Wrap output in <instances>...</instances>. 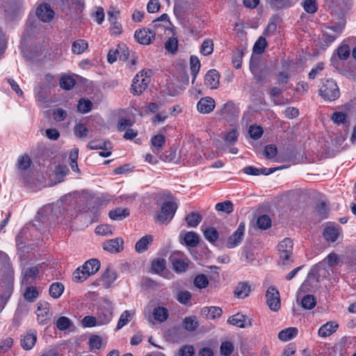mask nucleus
Wrapping results in <instances>:
<instances>
[{"mask_svg": "<svg viewBox=\"0 0 356 356\" xmlns=\"http://www.w3.org/2000/svg\"><path fill=\"white\" fill-rule=\"evenodd\" d=\"M320 95L326 101H334L340 96L339 89L337 83L332 79L322 81Z\"/></svg>", "mask_w": 356, "mask_h": 356, "instance_id": "obj_1", "label": "nucleus"}, {"mask_svg": "<svg viewBox=\"0 0 356 356\" xmlns=\"http://www.w3.org/2000/svg\"><path fill=\"white\" fill-rule=\"evenodd\" d=\"M150 70H141L133 79L131 91L134 95L141 94L147 87L150 81Z\"/></svg>", "mask_w": 356, "mask_h": 356, "instance_id": "obj_2", "label": "nucleus"}, {"mask_svg": "<svg viewBox=\"0 0 356 356\" xmlns=\"http://www.w3.org/2000/svg\"><path fill=\"white\" fill-rule=\"evenodd\" d=\"M178 208L175 201L165 202L161 207V211L156 216V220L161 224H168L173 218Z\"/></svg>", "mask_w": 356, "mask_h": 356, "instance_id": "obj_3", "label": "nucleus"}, {"mask_svg": "<svg viewBox=\"0 0 356 356\" xmlns=\"http://www.w3.org/2000/svg\"><path fill=\"white\" fill-rule=\"evenodd\" d=\"M245 234V224L241 222L236 231L227 238L225 246L228 249H233L238 246L243 240Z\"/></svg>", "mask_w": 356, "mask_h": 356, "instance_id": "obj_4", "label": "nucleus"}, {"mask_svg": "<svg viewBox=\"0 0 356 356\" xmlns=\"http://www.w3.org/2000/svg\"><path fill=\"white\" fill-rule=\"evenodd\" d=\"M266 297L269 308L273 312L278 311L280 308V296L278 290L273 286L268 287Z\"/></svg>", "mask_w": 356, "mask_h": 356, "instance_id": "obj_5", "label": "nucleus"}, {"mask_svg": "<svg viewBox=\"0 0 356 356\" xmlns=\"http://www.w3.org/2000/svg\"><path fill=\"white\" fill-rule=\"evenodd\" d=\"M37 309L35 314L37 319L40 324H46L51 318L50 305L48 302L40 301L36 305Z\"/></svg>", "mask_w": 356, "mask_h": 356, "instance_id": "obj_6", "label": "nucleus"}, {"mask_svg": "<svg viewBox=\"0 0 356 356\" xmlns=\"http://www.w3.org/2000/svg\"><path fill=\"white\" fill-rule=\"evenodd\" d=\"M42 270V266L24 268L22 270V282L23 284H29L34 281Z\"/></svg>", "mask_w": 356, "mask_h": 356, "instance_id": "obj_7", "label": "nucleus"}, {"mask_svg": "<svg viewBox=\"0 0 356 356\" xmlns=\"http://www.w3.org/2000/svg\"><path fill=\"white\" fill-rule=\"evenodd\" d=\"M227 323L240 328L252 326V319L241 313L229 316L227 319Z\"/></svg>", "mask_w": 356, "mask_h": 356, "instance_id": "obj_8", "label": "nucleus"}, {"mask_svg": "<svg viewBox=\"0 0 356 356\" xmlns=\"http://www.w3.org/2000/svg\"><path fill=\"white\" fill-rule=\"evenodd\" d=\"M293 250V241L289 238L283 239L278 245L280 257L283 261L289 259Z\"/></svg>", "mask_w": 356, "mask_h": 356, "instance_id": "obj_9", "label": "nucleus"}, {"mask_svg": "<svg viewBox=\"0 0 356 356\" xmlns=\"http://www.w3.org/2000/svg\"><path fill=\"white\" fill-rule=\"evenodd\" d=\"M344 29V24H340L336 26L327 27L323 33V40L330 44L340 35Z\"/></svg>", "mask_w": 356, "mask_h": 356, "instance_id": "obj_10", "label": "nucleus"}, {"mask_svg": "<svg viewBox=\"0 0 356 356\" xmlns=\"http://www.w3.org/2000/svg\"><path fill=\"white\" fill-rule=\"evenodd\" d=\"M155 35V31H152L150 29H143L136 31L134 37L140 44H149L154 38Z\"/></svg>", "mask_w": 356, "mask_h": 356, "instance_id": "obj_11", "label": "nucleus"}, {"mask_svg": "<svg viewBox=\"0 0 356 356\" xmlns=\"http://www.w3.org/2000/svg\"><path fill=\"white\" fill-rule=\"evenodd\" d=\"M215 101L212 97H206L201 98L197 104V111L202 114L212 112L215 108Z\"/></svg>", "mask_w": 356, "mask_h": 356, "instance_id": "obj_12", "label": "nucleus"}, {"mask_svg": "<svg viewBox=\"0 0 356 356\" xmlns=\"http://www.w3.org/2000/svg\"><path fill=\"white\" fill-rule=\"evenodd\" d=\"M36 15L41 21L49 22L54 18V12L49 5L45 3L37 8Z\"/></svg>", "mask_w": 356, "mask_h": 356, "instance_id": "obj_13", "label": "nucleus"}, {"mask_svg": "<svg viewBox=\"0 0 356 356\" xmlns=\"http://www.w3.org/2000/svg\"><path fill=\"white\" fill-rule=\"evenodd\" d=\"M103 248L111 253L120 252L123 250V240L119 238L108 240L104 243Z\"/></svg>", "mask_w": 356, "mask_h": 356, "instance_id": "obj_14", "label": "nucleus"}, {"mask_svg": "<svg viewBox=\"0 0 356 356\" xmlns=\"http://www.w3.org/2000/svg\"><path fill=\"white\" fill-rule=\"evenodd\" d=\"M220 75L217 70H210L204 76V83L210 89H216L219 86Z\"/></svg>", "mask_w": 356, "mask_h": 356, "instance_id": "obj_15", "label": "nucleus"}, {"mask_svg": "<svg viewBox=\"0 0 356 356\" xmlns=\"http://www.w3.org/2000/svg\"><path fill=\"white\" fill-rule=\"evenodd\" d=\"M100 267V262L97 259H89L86 261L81 267L82 270L85 272V276L83 278H88L91 275L98 271Z\"/></svg>", "mask_w": 356, "mask_h": 356, "instance_id": "obj_16", "label": "nucleus"}, {"mask_svg": "<svg viewBox=\"0 0 356 356\" xmlns=\"http://www.w3.org/2000/svg\"><path fill=\"white\" fill-rule=\"evenodd\" d=\"M97 317L99 325H104L109 323L113 318L112 308H101Z\"/></svg>", "mask_w": 356, "mask_h": 356, "instance_id": "obj_17", "label": "nucleus"}, {"mask_svg": "<svg viewBox=\"0 0 356 356\" xmlns=\"http://www.w3.org/2000/svg\"><path fill=\"white\" fill-rule=\"evenodd\" d=\"M276 168H257L254 166H247L243 169L244 173L250 175H259L261 174L268 175L275 172Z\"/></svg>", "mask_w": 356, "mask_h": 356, "instance_id": "obj_18", "label": "nucleus"}, {"mask_svg": "<svg viewBox=\"0 0 356 356\" xmlns=\"http://www.w3.org/2000/svg\"><path fill=\"white\" fill-rule=\"evenodd\" d=\"M37 341L36 335L33 332H27L21 339V346L26 350H31Z\"/></svg>", "mask_w": 356, "mask_h": 356, "instance_id": "obj_19", "label": "nucleus"}, {"mask_svg": "<svg viewBox=\"0 0 356 356\" xmlns=\"http://www.w3.org/2000/svg\"><path fill=\"white\" fill-rule=\"evenodd\" d=\"M337 327L338 324L337 323L334 321L327 322L319 328L318 335L321 337H329L336 331Z\"/></svg>", "mask_w": 356, "mask_h": 356, "instance_id": "obj_20", "label": "nucleus"}, {"mask_svg": "<svg viewBox=\"0 0 356 356\" xmlns=\"http://www.w3.org/2000/svg\"><path fill=\"white\" fill-rule=\"evenodd\" d=\"M130 214L129 210L127 208H116L111 210L108 213L109 218L113 220H122Z\"/></svg>", "mask_w": 356, "mask_h": 356, "instance_id": "obj_21", "label": "nucleus"}, {"mask_svg": "<svg viewBox=\"0 0 356 356\" xmlns=\"http://www.w3.org/2000/svg\"><path fill=\"white\" fill-rule=\"evenodd\" d=\"M117 278L116 273L111 269H106L102 276L100 282L105 288H109Z\"/></svg>", "mask_w": 356, "mask_h": 356, "instance_id": "obj_22", "label": "nucleus"}, {"mask_svg": "<svg viewBox=\"0 0 356 356\" xmlns=\"http://www.w3.org/2000/svg\"><path fill=\"white\" fill-rule=\"evenodd\" d=\"M298 330L296 327H291L281 330L278 334V339L282 341H288L296 337Z\"/></svg>", "mask_w": 356, "mask_h": 356, "instance_id": "obj_23", "label": "nucleus"}, {"mask_svg": "<svg viewBox=\"0 0 356 356\" xmlns=\"http://www.w3.org/2000/svg\"><path fill=\"white\" fill-rule=\"evenodd\" d=\"M165 143V138L163 135L158 134L153 136L151 139L152 152L156 154H159Z\"/></svg>", "mask_w": 356, "mask_h": 356, "instance_id": "obj_24", "label": "nucleus"}, {"mask_svg": "<svg viewBox=\"0 0 356 356\" xmlns=\"http://www.w3.org/2000/svg\"><path fill=\"white\" fill-rule=\"evenodd\" d=\"M152 315L156 321L163 323L168 319L169 312L165 307L159 306L154 309Z\"/></svg>", "mask_w": 356, "mask_h": 356, "instance_id": "obj_25", "label": "nucleus"}, {"mask_svg": "<svg viewBox=\"0 0 356 356\" xmlns=\"http://www.w3.org/2000/svg\"><path fill=\"white\" fill-rule=\"evenodd\" d=\"M251 291L250 284L246 282H240L236 286L234 293L238 298H246Z\"/></svg>", "mask_w": 356, "mask_h": 356, "instance_id": "obj_26", "label": "nucleus"}, {"mask_svg": "<svg viewBox=\"0 0 356 356\" xmlns=\"http://www.w3.org/2000/svg\"><path fill=\"white\" fill-rule=\"evenodd\" d=\"M340 234V229L335 227H327L323 232V236L327 241L335 242Z\"/></svg>", "mask_w": 356, "mask_h": 356, "instance_id": "obj_27", "label": "nucleus"}, {"mask_svg": "<svg viewBox=\"0 0 356 356\" xmlns=\"http://www.w3.org/2000/svg\"><path fill=\"white\" fill-rule=\"evenodd\" d=\"M152 242V237L150 235H146L142 237L135 245L136 251L138 253H142L146 251L148 245Z\"/></svg>", "mask_w": 356, "mask_h": 356, "instance_id": "obj_28", "label": "nucleus"}, {"mask_svg": "<svg viewBox=\"0 0 356 356\" xmlns=\"http://www.w3.org/2000/svg\"><path fill=\"white\" fill-rule=\"evenodd\" d=\"M134 312L132 311L125 310L120 316L116 330H119L129 323L133 318Z\"/></svg>", "mask_w": 356, "mask_h": 356, "instance_id": "obj_29", "label": "nucleus"}, {"mask_svg": "<svg viewBox=\"0 0 356 356\" xmlns=\"http://www.w3.org/2000/svg\"><path fill=\"white\" fill-rule=\"evenodd\" d=\"M88 148L90 149H105L108 150L111 149V143L107 141H102L99 140H95L90 141L88 145Z\"/></svg>", "mask_w": 356, "mask_h": 356, "instance_id": "obj_30", "label": "nucleus"}, {"mask_svg": "<svg viewBox=\"0 0 356 356\" xmlns=\"http://www.w3.org/2000/svg\"><path fill=\"white\" fill-rule=\"evenodd\" d=\"M203 234L205 238L211 243H214L218 240V232L214 227H207L203 230Z\"/></svg>", "mask_w": 356, "mask_h": 356, "instance_id": "obj_31", "label": "nucleus"}, {"mask_svg": "<svg viewBox=\"0 0 356 356\" xmlns=\"http://www.w3.org/2000/svg\"><path fill=\"white\" fill-rule=\"evenodd\" d=\"M88 46V42L85 40H77L72 43V51L75 54H81Z\"/></svg>", "mask_w": 356, "mask_h": 356, "instance_id": "obj_32", "label": "nucleus"}, {"mask_svg": "<svg viewBox=\"0 0 356 356\" xmlns=\"http://www.w3.org/2000/svg\"><path fill=\"white\" fill-rule=\"evenodd\" d=\"M64 291V286L59 282H54L49 287V295L54 298H58Z\"/></svg>", "mask_w": 356, "mask_h": 356, "instance_id": "obj_33", "label": "nucleus"}, {"mask_svg": "<svg viewBox=\"0 0 356 356\" xmlns=\"http://www.w3.org/2000/svg\"><path fill=\"white\" fill-rule=\"evenodd\" d=\"M184 240L188 246L195 247L199 243V236L195 232H188L185 234Z\"/></svg>", "mask_w": 356, "mask_h": 356, "instance_id": "obj_34", "label": "nucleus"}, {"mask_svg": "<svg viewBox=\"0 0 356 356\" xmlns=\"http://www.w3.org/2000/svg\"><path fill=\"white\" fill-rule=\"evenodd\" d=\"M269 3L274 9H282L291 7L293 5V0H269Z\"/></svg>", "mask_w": 356, "mask_h": 356, "instance_id": "obj_35", "label": "nucleus"}, {"mask_svg": "<svg viewBox=\"0 0 356 356\" xmlns=\"http://www.w3.org/2000/svg\"><path fill=\"white\" fill-rule=\"evenodd\" d=\"M202 220V216L195 212H192L186 217V221L188 227H195Z\"/></svg>", "mask_w": 356, "mask_h": 356, "instance_id": "obj_36", "label": "nucleus"}, {"mask_svg": "<svg viewBox=\"0 0 356 356\" xmlns=\"http://www.w3.org/2000/svg\"><path fill=\"white\" fill-rule=\"evenodd\" d=\"M218 211H222L225 213H230L234 210L233 203L229 200H225L222 202L217 203L215 206Z\"/></svg>", "mask_w": 356, "mask_h": 356, "instance_id": "obj_37", "label": "nucleus"}, {"mask_svg": "<svg viewBox=\"0 0 356 356\" xmlns=\"http://www.w3.org/2000/svg\"><path fill=\"white\" fill-rule=\"evenodd\" d=\"M316 305V300L313 295H306L301 300V306L305 309H312Z\"/></svg>", "mask_w": 356, "mask_h": 356, "instance_id": "obj_38", "label": "nucleus"}, {"mask_svg": "<svg viewBox=\"0 0 356 356\" xmlns=\"http://www.w3.org/2000/svg\"><path fill=\"white\" fill-rule=\"evenodd\" d=\"M190 65L191 73L193 75L192 83H193L200 69V61L197 57L193 56L190 59Z\"/></svg>", "mask_w": 356, "mask_h": 356, "instance_id": "obj_39", "label": "nucleus"}, {"mask_svg": "<svg viewBox=\"0 0 356 356\" xmlns=\"http://www.w3.org/2000/svg\"><path fill=\"white\" fill-rule=\"evenodd\" d=\"M305 11L309 14H314L317 11L318 4L316 0H305L302 3Z\"/></svg>", "mask_w": 356, "mask_h": 356, "instance_id": "obj_40", "label": "nucleus"}, {"mask_svg": "<svg viewBox=\"0 0 356 356\" xmlns=\"http://www.w3.org/2000/svg\"><path fill=\"white\" fill-rule=\"evenodd\" d=\"M339 262V259L338 255L334 252H331L329 254L324 260L319 264V266H323L324 264H327L330 267H333L337 266Z\"/></svg>", "mask_w": 356, "mask_h": 356, "instance_id": "obj_41", "label": "nucleus"}, {"mask_svg": "<svg viewBox=\"0 0 356 356\" xmlns=\"http://www.w3.org/2000/svg\"><path fill=\"white\" fill-rule=\"evenodd\" d=\"M213 51V43L211 40L207 39L202 42L200 47V52L204 56H209Z\"/></svg>", "mask_w": 356, "mask_h": 356, "instance_id": "obj_42", "label": "nucleus"}, {"mask_svg": "<svg viewBox=\"0 0 356 356\" xmlns=\"http://www.w3.org/2000/svg\"><path fill=\"white\" fill-rule=\"evenodd\" d=\"M31 160L27 154L21 156L17 159V167L21 170H27L31 164Z\"/></svg>", "mask_w": 356, "mask_h": 356, "instance_id": "obj_43", "label": "nucleus"}, {"mask_svg": "<svg viewBox=\"0 0 356 356\" xmlns=\"http://www.w3.org/2000/svg\"><path fill=\"white\" fill-rule=\"evenodd\" d=\"M243 55H244V49H238L234 52V54L232 56V63L236 69H238L241 67L242 58H243Z\"/></svg>", "mask_w": 356, "mask_h": 356, "instance_id": "obj_44", "label": "nucleus"}, {"mask_svg": "<svg viewBox=\"0 0 356 356\" xmlns=\"http://www.w3.org/2000/svg\"><path fill=\"white\" fill-rule=\"evenodd\" d=\"M39 296L38 290L33 286L27 287L24 296L29 302H34Z\"/></svg>", "mask_w": 356, "mask_h": 356, "instance_id": "obj_45", "label": "nucleus"}, {"mask_svg": "<svg viewBox=\"0 0 356 356\" xmlns=\"http://www.w3.org/2000/svg\"><path fill=\"white\" fill-rule=\"evenodd\" d=\"M193 282L194 285L198 289H204L209 285L208 278L204 274L197 275Z\"/></svg>", "mask_w": 356, "mask_h": 356, "instance_id": "obj_46", "label": "nucleus"}, {"mask_svg": "<svg viewBox=\"0 0 356 356\" xmlns=\"http://www.w3.org/2000/svg\"><path fill=\"white\" fill-rule=\"evenodd\" d=\"M175 298L179 303L186 305L191 299V293L188 291L181 290L177 293Z\"/></svg>", "mask_w": 356, "mask_h": 356, "instance_id": "obj_47", "label": "nucleus"}, {"mask_svg": "<svg viewBox=\"0 0 356 356\" xmlns=\"http://www.w3.org/2000/svg\"><path fill=\"white\" fill-rule=\"evenodd\" d=\"M207 312V315L209 318L214 319L218 318L222 315V311L220 307H211L209 308H204L202 312L205 314Z\"/></svg>", "mask_w": 356, "mask_h": 356, "instance_id": "obj_48", "label": "nucleus"}, {"mask_svg": "<svg viewBox=\"0 0 356 356\" xmlns=\"http://www.w3.org/2000/svg\"><path fill=\"white\" fill-rule=\"evenodd\" d=\"M92 104L90 100L81 99L77 106L78 111L82 113H88L92 109Z\"/></svg>", "mask_w": 356, "mask_h": 356, "instance_id": "obj_49", "label": "nucleus"}, {"mask_svg": "<svg viewBox=\"0 0 356 356\" xmlns=\"http://www.w3.org/2000/svg\"><path fill=\"white\" fill-rule=\"evenodd\" d=\"M184 327L188 331H194L197 327V321L195 317H186L184 320Z\"/></svg>", "mask_w": 356, "mask_h": 356, "instance_id": "obj_50", "label": "nucleus"}, {"mask_svg": "<svg viewBox=\"0 0 356 356\" xmlns=\"http://www.w3.org/2000/svg\"><path fill=\"white\" fill-rule=\"evenodd\" d=\"M257 225L261 229H267L271 225V220L267 215H262L257 218Z\"/></svg>", "mask_w": 356, "mask_h": 356, "instance_id": "obj_51", "label": "nucleus"}, {"mask_svg": "<svg viewBox=\"0 0 356 356\" xmlns=\"http://www.w3.org/2000/svg\"><path fill=\"white\" fill-rule=\"evenodd\" d=\"M81 323L84 327H92L99 326L97 317L92 316H86L81 320Z\"/></svg>", "mask_w": 356, "mask_h": 356, "instance_id": "obj_52", "label": "nucleus"}, {"mask_svg": "<svg viewBox=\"0 0 356 356\" xmlns=\"http://www.w3.org/2000/svg\"><path fill=\"white\" fill-rule=\"evenodd\" d=\"M350 54V49L348 44H342L337 49V56L340 60H345Z\"/></svg>", "mask_w": 356, "mask_h": 356, "instance_id": "obj_53", "label": "nucleus"}, {"mask_svg": "<svg viewBox=\"0 0 356 356\" xmlns=\"http://www.w3.org/2000/svg\"><path fill=\"white\" fill-rule=\"evenodd\" d=\"M91 17L98 24H101L105 17L104 9L102 7L97 8L96 10L91 13Z\"/></svg>", "mask_w": 356, "mask_h": 356, "instance_id": "obj_54", "label": "nucleus"}, {"mask_svg": "<svg viewBox=\"0 0 356 356\" xmlns=\"http://www.w3.org/2000/svg\"><path fill=\"white\" fill-rule=\"evenodd\" d=\"M266 44L267 42L266 39L264 37H259V39L254 43V45L253 47L254 52L257 54L263 53L266 47Z\"/></svg>", "mask_w": 356, "mask_h": 356, "instance_id": "obj_55", "label": "nucleus"}, {"mask_svg": "<svg viewBox=\"0 0 356 356\" xmlns=\"http://www.w3.org/2000/svg\"><path fill=\"white\" fill-rule=\"evenodd\" d=\"M59 83L62 88L70 90L74 87L75 81L70 76H64L60 79Z\"/></svg>", "mask_w": 356, "mask_h": 356, "instance_id": "obj_56", "label": "nucleus"}, {"mask_svg": "<svg viewBox=\"0 0 356 356\" xmlns=\"http://www.w3.org/2000/svg\"><path fill=\"white\" fill-rule=\"evenodd\" d=\"M72 324L70 318L65 316L60 317L56 321V327L60 330H65L70 327Z\"/></svg>", "mask_w": 356, "mask_h": 356, "instance_id": "obj_57", "label": "nucleus"}, {"mask_svg": "<svg viewBox=\"0 0 356 356\" xmlns=\"http://www.w3.org/2000/svg\"><path fill=\"white\" fill-rule=\"evenodd\" d=\"M165 267V261L164 259H156L152 261V269L156 273H161Z\"/></svg>", "mask_w": 356, "mask_h": 356, "instance_id": "obj_58", "label": "nucleus"}, {"mask_svg": "<svg viewBox=\"0 0 356 356\" xmlns=\"http://www.w3.org/2000/svg\"><path fill=\"white\" fill-rule=\"evenodd\" d=\"M88 133V128L83 124L79 123L74 127V134L78 138L87 136Z\"/></svg>", "mask_w": 356, "mask_h": 356, "instance_id": "obj_59", "label": "nucleus"}, {"mask_svg": "<svg viewBox=\"0 0 356 356\" xmlns=\"http://www.w3.org/2000/svg\"><path fill=\"white\" fill-rule=\"evenodd\" d=\"M118 56L120 60H126L129 57V49L127 47L122 44H119L117 48Z\"/></svg>", "mask_w": 356, "mask_h": 356, "instance_id": "obj_60", "label": "nucleus"}, {"mask_svg": "<svg viewBox=\"0 0 356 356\" xmlns=\"http://www.w3.org/2000/svg\"><path fill=\"white\" fill-rule=\"evenodd\" d=\"M95 233L102 236L111 235L113 233L112 227L108 225H101L96 227Z\"/></svg>", "mask_w": 356, "mask_h": 356, "instance_id": "obj_61", "label": "nucleus"}, {"mask_svg": "<svg viewBox=\"0 0 356 356\" xmlns=\"http://www.w3.org/2000/svg\"><path fill=\"white\" fill-rule=\"evenodd\" d=\"M234 350V346L229 341H225L221 343L220 353L225 356H229Z\"/></svg>", "mask_w": 356, "mask_h": 356, "instance_id": "obj_62", "label": "nucleus"}, {"mask_svg": "<svg viewBox=\"0 0 356 356\" xmlns=\"http://www.w3.org/2000/svg\"><path fill=\"white\" fill-rule=\"evenodd\" d=\"M13 345V339L11 337H6L0 341V351L7 352Z\"/></svg>", "mask_w": 356, "mask_h": 356, "instance_id": "obj_63", "label": "nucleus"}, {"mask_svg": "<svg viewBox=\"0 0 356 356\" xmlns=\"http://www.w3.org/2000/svg\"><path fill=\"white\" fill-rule=\"evenodd\" d=\"M172 266L175 271L181 273L186 270L187 264L182 259H175L172 262Z\"/></svg>", "mask_w": 356, "mask_h": 356, "instance_id": "obj_64", "label": "nucleus"}]
</instances>
